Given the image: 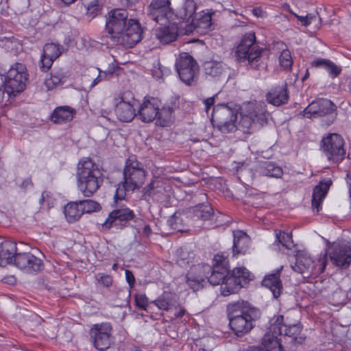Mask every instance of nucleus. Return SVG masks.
<instances>
[{"instance_id":"1","label":"nucleus","mask_w":351,"mask_h":351,"mask_svg":"<svg viewBox=\"0 0 351 351\" xmlns=\"http://www.w3.org/2000/svg\"><path fill=\"white\" fill-rule=\"evenodd\" d=\"M142 33L143 29L137 21L128 20L125 10H114L109 12L101 43L111 47L123 45L132 48L142 40Z\"/></svg>"},{"instance_id":"2","label":"nucleus","mask_w":351,"mask_h":351,"mask_svg":"<svg viewBox=\"0 0 351 351\" xmlns=\"http://www.w3.org/2000/svg\"><path fill=\"white\" fill-rule=\"evenodd\" d=\"M227 314L231 330L237 336L241 337L255 326L261 312L247 302L241 300L228 304Z\"/></svg>"},{"instance_id":"3","label":"nucleus","mask_w":351,"mask_h":351,"mask_svg":"<svg viewBox=\"0 0 351 351\" xmlns=\"http://www.w3.org/2000/svg\"><path fill=\"white\" fill-rule=\"evenodd\" d=\"M123 181L117 186L114 197L123 199L128 192L140 189L145 180V170L136 156H130L126 160L123 169Z\"/></svg>"},{"instance_id":"4","label":"nucleus","mask_w":351,"mask_h":351,"mask_svg":"<svg viewBox=\"0 0 351 351\" xmlns=\"http://www.w3.org/2000/svg\"><path fill=\"white\" fill-rule=\"evenodd\" d=\"M104 182L103 174L97 165L90 159L79 162L77 171V184L84 196L90 197L99 189Z\"/></svg>"},{"instance_id":"5","label":"nucleus","mask_w":351,"mask_h":351,"mask_svg":"<svg viewBox=\"0 0 351 351\" xmlns=\"http://www.w3.org/2000/svg\"><path fill=\"white\" fill-rule=\"evenodd\" d=\"M256 36L254 32L245 34L237 47L235 57L239 62H247V69L260 71L266 68V64L262 58L263 49L254 45Z\"/></svg>"},{"instance_id":"6","label":"nucleus","mask_w":351,"mask_h":351,"mask_svg":"<svg viewBox=\"0 0 351 351\" xmlns=\"http://www.w3.org/2000/svg\"><path fill=\"white\" fill-rule=\"evenodd\" d=\"M238 112V106L232 102L218 104L213 106L210 120L221 132H232L237 129Z\"/></svg>"},{"instance_id":"7","label":"nucleus","mask_w":351,"mask_h":351,"mask_svg":"<svg viewBox=\"0 0 351 351\" xmlns=\"http://www.w3.org/2000/svg\"><path fill=\"white\" fill-rule=\"evenodd\" d=\"M27 80V69L24 64L16 62L8 71L6 75L1 77V81L5 86L4 88L9 97L15 96L16 93L22 92L26 86Z\"/></svg>"},{"instance_id":"8","label":"nucleus","mask_w":351,"mask_h":351,"mask_svg":"<svg viewBox=\"0 0 351 351\" xmlns=\"http://www.w3.org/2000/svg\"><path fill=\"white\" fill-rule=\"evenodd\" d=\"M344 145V139L340 134L330 133L323 136L320 141V150L329 162L339 163L346 156Z\"/></svg>"},{"instance_id":"9","label":"nucleus","mask_w":351,"mask_h":351,"mask_svg":"<svg viewBox=\"0 0 351 351\" xmlns=\"http://www.w3.org/2000/svg\"><path fill=\"white\" fill-rule=\"evenodd\" d=\"M180 79L186 85L191 86L198 78L199 66L194 58L187 53L180 55L176 62Z\"/></svg>"},{"instance_id":"10","label":"nucleus","mask_w":351,"mask_h":351,"mask_svg":"<svg viewBox=\"0 0 351 351\" xmlns=\"http://www.w3.org/2000/svg\"><path fill=\"white\" fill-rule=\"evenodd\" d=\"M301 114L304 117L312 119L327 117L326 125H330L336 118L335 106L327 99H319L311 103Z\"/></svg>"},{"instance_id":"11","label":"nucleus","mask_w":351,"mask_h":351,"mask_svg":"<svg viewBox=\"0 0 351 351\" xmlns=\"http://www.w3.org/2000/svg\"><path fill=\"white\" fill-rule=\"evenodd\" d=\"M251 280H252V275L246 268H234L232 272L228 271L226 281L221 287V293L223 296L234 293Z\"/></svg>"},{"instance_id":"12","label":"nucleus","mask_w":351,"mask_h":351,"mask_svg":"<svg viewBox=\"0 0 351 351\" xmlns=\"http://www.w3.org/2000/svg\"><path fill=\"white\" fill-rule=\"evenodd\" d=\"M147 16L161 25H166L172 22V7L171 0H151L146 8Z\"/></svg>"},{"instance_id":"13","label":"nucleus","mask_w":351,"mask_h":351,"mask_svg":"<svg viewBox=\"0 0 351 351\" xmlns=\"http://www.w3.org/2000/svg\"><path fill=\"white\" fill-rule=\"evenodd\" d=\"M229 270V263L226 252L217 254L213 258L211 271L207 276L208 281L213 285H221L226 281Z\"/></svg>"},{"instance_id":"14","label":"nucleus","mask_w":351,"mask_h":351,"mask_svg":"<svg viewBox=\"0 0 351 351\" xmlns=\"http://www.w3.org/2000/svg\"><path fill=\"white\" fill-rule=\"evenodd\" d=\"M135 217L134 211L125 206L114 209L102 223L104 229L109 230L112 228L123 229L128 226L130 222Z\"/></svg>"},{"instance_id":"15","label":"nucleus","mask_w":351,"mask_h":351,"mask_svg":"<svg viewBox=\"0 0 351 351\" xmlns=\"http://www.w3.org/2000/svg\"><path fill=\"white\" fill-rule=\"evenodd\" d=\"M328 254L331 261L337 267H347L351 264V243L348 241L332 243Z\"/></svg>"},{"instance_id":"16","label":"nucleus","mask_w":351,"mask_h":351,"mask_svg":"<svg viewBox=\"0 0 351 351\" xmlns=\"http://www.w3.org/2000/svg\"><path fill=\"white\" fill-rule=\"evenodd\" d=\"M112 330L110 323L96 324L92 326L89 334L97 350L104 351L110 347Z\"/></svg>"},{"instance_id":"17","label":"nucleus","mask_w":351,"mask_h":351,"mask_svg":"<svg viewBox=\"0 0 351 351\" xmlns=\"http://www.w3.org/2000/svg\"><path fill=\"white\" fill-rule=\"evenodd\" d=\"M217 12L213 9H206L195 13L190 25L200 34H206L213 30L215 25V16Z\"/></svg>"},{"instance_id":"18","label":"nucleus","mask_w":351,"mask_h":351,"mask_svg":"<svg viewBox=\"0 0 351 351\" xmlns=\"http://www.w3.org/2000/svg\"><path fill=\"white\" fill-rule=\"evenodd\" d=\"M14 265L29 274H36L43 269V261L29 252H18Z\"/></svg>"},{"instance_id":"19","label":"nucleus","mask_w":351,"mask_h":351,"mask_svg":"<svg viewBox=\"0 0 351 351\" xmlns=\"http://www.w3.org/2000/svg\"><path fill=\"white\" fill-rule=\"evenodd\" d=\"M211 271V266L208 264H198L193 265L186 274V282L190 287L195 291L203 287L202 283L207 279Z\"/></svg>"},{"instance_id":"20","label":"nucleus","mask_w":351,"mask_h":351,"mask_svg":"<svg viewBox=\"0 0 351 351\" xmlns=\"http://www.w3.org/2000/svg\"><path fill=\"white\" fill-rule=\"evenodd\" d=\"M196 3L193 0H181L180 6L172 8L171 24L180 25L182 23H189L195 14Z\"/></svg>"},{"instance_id":"21","label":"nucleus","mask_w":351,"mask_h":351,"mask_svg":"<svg viewBox=\"0 0 351 351\" xmlns=\"http://www.w3.org/2000/svg\"><path fill=\"white\" fill-rule=\"evenodd\" d=\"M202 69L207 80L216 82L227 77L228 66L221 60L212 59L204 62Z\"/></svg>"},{"instance_id":"22","label":"nucleus","mask_w":351,"mask_h":351,"mask_svg":"<svg viewBox=\"0 0 351 351\" xmlns=\"http://www.w3.org/2000/svg\"><path fill=\"white\" fill-rule=\"evenodd\" d=\"M159 101L154 97L145 99L138 110L140 119L145 123L153 121L158 114Z\"/></svg>"},{"instance_id":"23","label":"nucleus","mask_w":351,"mask_h":351,"mask_svg":"<svg viewBox=\"0 0 351 351\" xmlns=\"http://www.w3.org/2000/svg\"><path fill=\"white\" fill-rule=\"evenodd\" d=\"M213 215V209L208 203L199 204L186 210V217L194 222L210 220Z\"/></svg>"},{"instance_id":"24","label":"nucleus","mask_w":351,"mask_h":351,"mask_svg":"<svg viewBox=\"0 0 351 351\" xmlns=\"http://www.w3.org/2000/svg\"><path fill=\"white\" fill-rule=\"evenodd\" d=\"M289 97L287 84L273 87L265 95L267 103L274 106H280L287 104Z\"/></svg>"},{"instance_id":"25","label":"nucleus","mask_w":351,"mask_h":351,"mask_svg":"<svg viewBox=\"0 0 351 351\" xmlns=\"http://www.w3.org/2000/svg\"><path fill=\"white\" fill-rule=\"evenodd\" d=\"M16 243L12 241H4L0 243V266L14 264L17 254Z\"/></svg>"},{"instance_id":"26","label":"nucleus","mask_w":351,"mask_h":351,"mask_svg":"<svg viewBox=\"0 0 351 351\" xmlns=\"http://www.w3.org/2000/svg\"><path fill=\"white\" fill-rule=\"evenodd\" d=\"M282 269V267L275 270L274 273L266 275L262 281V285L269 289L275 298L280 295L282 290V283L280 279Z\"/></svg>"},{"instance_id":"27","label":"nucleus","mask_w":351,"mask_h":351,"mask_svg":"<svg viewBox=\"0 0 351 351\" xmlns=\"http://www.w3.org/2000/svg\"><path fill=\"white\" fill-rule=\"evenodd\" d=\"M293 269L294 271L303 274L304 277H309L315 274V263L308 255L300 253L296 256V261L294 266H293Z\"/></svg>"},{"instance_id":"28","label":"nucleus","mask_w":351,"mask_h":351,"mask_svg":"<svg viewBox=\"0 0 351 351\" xmlns=\"http://www.w3.org/2000/svg\"><path fill=\"white\" fill-rule=\"evenodd\" d=\"M332 180L326 179L321 181L314 189L312 195L311 206L318 213L321 208V204L325 198L330 186L332 185Z\"/></svg>"},{"instance_id":"29","label":"nucleus","mask_w":351,"mask_h":351,"mask_svg":"<svg viewBox=\"0 0 351 351\" xmlns=\"http://www.w3.org/2000/svg\"><path fill=\"white\" fill-rule=\"evenodd\" d=\"M114 111L118 119L122 122H130L136 116L133 104L125 101L123 97H120V101L116 104Z\"/></svg>"},{"instance_id":"30","label":"nucleus","mask_w":351,"mask_h":351,"mask_svg":"<svg viewBox=\"0 0 351 351\" xmlns=\"http://www.w3.org/2000/svg\"><path fill=\"white\" fill-rule=\"evenodd\" d=\"M178 25L167 23L155 30L156 38L164 44L174 41L178 36Z\"/></svg>"},{"instance_id":"31","label":"nucleus","mask_w":351,"mask_h":351,"mask_svg":"<svg viewBox=\"0 0 351 351\" xmlns=\"http://www.w3.org/2000/svg\"><path fill=\"white\" fill-rule=\"evenodd\" d=\"M153 303L160 310L169 311L171 309H177L179 302L177 295L171 292L165 291Z\"/></svg>"},{"instance_id":"32","label":"nucleus","mask_w":351,"mask_h":351,"mask_svg":"<svg viewBox=\"0 0 351 351\" xmlns=\"http://www.w3.org/2000/svg\"><path fill=\"white\" fill-rule=\"evenodd\" d=\"M75 113V110L70 106H59L53 110L50 119L54 123L62 124L71 121Z\"/></svg>"},{"instance_id":"33","label":"nucleus","mask_w":351,"mask_h":351,"mask_svg":"<svg viewBox=\"0 0 351 351\" xmlns=\"http://www.w3.org/2000/svg\"><path fill=\"white\" fill-rule=\"evenodd\" d=\"M248 113L253 118L255 123L260 125L267 123L269 115L267 110V105L263 101L256 103Z\"/></svg>"},{"instance_id":"34","label":"nucleus","mask_w":351,"mask_h":351,"mask_svg":"<svg viewBox=\"0 0 351 351\" xmlns=\"http://www.w3.org/2000/svg\"><path fill=\"white\" fill-rule=\"evenodd\" d=\"M190 218L186 217V211L185 213L176 212L167 221L168 225L173 229L179 232H186L187 230V223Z\"/></svg>"},{"instance_id":"35","label":"nucleus","mask_w":351,"mask_h":351,"mask_svg":"<svg viewBox=\"0 0 351 351\" xmlns=\"http://www.w3.org/2000/svg\"><path fill=\"white\" fill-rule=\"evenodd\" d=\"M258 171L262 176L276 178H280L283 174L282 168L271 161L261 162L259 164Z\"/></svg>"},{"instance_id":"36","label":"nucleus","mask_w":351,"mask_h":351,"mask_svg":"<svg viewBox=\"0 0 351 351\" xmlns=\"http://www.w3.org/2000/svg\"><path fill=\"white\" fill-rule=\"evenodd\" d=\"M262 351H282V346L277 335L267 332L262 339L261 347L258 348Z\"/></svg>"},{"instance_id":"37","label":"nucleus","mask_w":351,"mask_h":351,"mask_svg":"<svg viewBox=\"0 0 351 351\" xmlns=\"http://www.w3.org/2000/svg\"><path fill=\"white\" fill-rule=\"evenodd\" d=\"M314 67H320L325 69L332 78L337 77L341 72V67L336 65L333 62L326 59H317L312 62Z\"/></svg>"},{"instance_id":"38","label":"nucleus","mask_w":351,"mask_h":351,"mask_svg":"<svg viewBox=\"0 0 351 351\" xmlns=\"http://www.w3.org/2000/svg\"><path fill=\"white\" fill-rule=\"evenodd\" d=\"M68 75L62 69L53 70L51 77L45 81V85L49 90H51L58 86L62 85L67 80Z\"/></svg>"},{"instance_id":"39","label":"nucleus","mask_w":351,"mask_h":351,"mask_svg":"<svg viewBox=\"0 0 351 351\" xmlns=\"http://www.w3.org/2000/svg\"><path fill=\"white\" fill-rule=\"evenodd\" d=\"M64 215L68 222L73 223L80 219L82 211L78 202H71L64 206Z\"/></svg>"},{"instance_id":"40","label":"nucleus","mask_w":351,"mask_h":351,"mask_svg":"<svg viewBox=\"0 0 351 351\" xmlns=\"http://www.w3.org/2000/svg\"><path fill=\"white\" fill-rule=\"evenodd\" d=\"M194 258L193 252L180 247L176 251V263L181 267H186L191 263H193Z\"/></svg>"},{"instance_id":"41","label":"nucleus","mask_w":351,"mask_h":351,"mask_svg":"<svg viewBox=\"0 0 351 351\" xmlns=\"http://www.w3.org/2000/svg\"><path fill=\"white\" fill-rule=\"evenodd\" d=\"M287 322H285L284 316L278 315L274 316L270 320V325L268 328V332L274 335H282L283 330Z\"/></svg>"},{"instance_id":"42","label":"nucleus","mask_w":351,"mask_h":351,"mask_svg":"<svg viewBox=\"0 0 351 351\" xmlns=\"http://www.w3.org/2000/svg\"><path fill=\"white\" fill-rule=\"evenodd\" d=\"M247 235L239 231L234 234V241L232 246L233 254L236 255L244 251L245 244L247 241Z\"/></svg>"},{"instance_id":"43","label":"nucleus","mask_w":351,"mask_h":351,"mask_svg":"<svg viewBox=\"0 0 351 351\" xmlns=\"http://www.w3.org/2000/svg\"><path fill=\"white\" fill-rule=\"evenodd\" d=\"M278 244H281L287 249H291L293 247L292 235L289 233L276 230V241Z\"/></svg>"},{"instance_id":"44","label":"nucleus","mask_w":351,"mask_h":351,"mask_svg":"<svg viewBox=\"0 0 351 351\" xmlns=\"http://www.w3.org/2000/svg\"><path fill=\"white\" fill-rule=\"evenodd\" d=\"M62 47L58 44L47 43L43 47V53L53 60L58 58L62 53Z\"/></svg>"},{"instance_id":"45","label":"nucleus","mask_w":351,"mask_h":351,"mask_svg":"<svg viewBox=\"0 0 351 351\" xmlns=\"http://www.w3.org/2000/svg\"><path fill=\"white\" fill-rule=\"evenodd\" d=\"M171 113L172 110L169 108H162L160 110L159 109L157 115L158 124L162 127L168 126L171 121Z\"/></svg>"},{"instance_id":"46","label":"nucleus","mask_w":351,"mask_h":351,"mask_svg":"<svg viewBox=\"0 0 351 351\" xmlns=\"http://www.w3.org/2000/svg\"><path fill=\"white\" fill-rule=\"evenodd\" d=\"M82 215L85 213H89L99 210L101 208L100 204L92 199H85L78 201Z\"/></svg>"},{"instance_id":"47","label":"nucleus","mask_w":351,"mask_h":351,"mask_svg":"<svg viewBox=\"0 0 351 351\" xmlns=\"http://www.w3.org/2000/svg\"><path fill=\"white\" fill-rule=\"evenodd\" d=\"M279 62L280 66L285 70H289L293 64V60L291 56V52L289 50H283L280 55Z\"/></svg>"},{"instance_id":"48","label":"nucleus","mask_w":351,"mask_h":351,"mask_svg":"<svg viewBox=\"0 0 351 351\" xmlns=\"http://www.w3.org/2000/svg\"><path fill=\"white\" fill-rule=\"evenodd\" d=\"M253 124L256 123L249 113L241 114V119L239 122V127L243 130V132H248V130Z\"/></svg>"},{"instance_id":"49","label":"nucleus","mask_w":351,"mask_h":351,"mask_svg":"<svg viewBox=\"0 0 351 351\" xmlns=\"http://www.w3.org/2000/svg\"><path fill=\"white\" fill-rule=\"evenodd\" d=\"M302 327L300 324H287V323L285 326L282 335L295 337L300 333Z\"/></svg>"},{"instance_id":"50","label":"nucleus","mask_w":351,"mask_h":351,"mask_svg":"<svg viewBox=\"0 0 351 351\" xmlns=\"http://www.w3.org/2000/svg\"><path fill=\"white\" fill-rule=\"evenodd\" d=\"M114 72V69H108V71H101L99 69V75L98 76L94 79V80L92 82L91 86H95L97 85L99 82L101 81L105 80V79H109L110 78L113 73Z\"/></svg>"},{"instance_id":"51","label":"nucleus","mask_w":351,"mask_h":351,"mask_svg":"<svg viewBox=\"0 0 351 351\" xmlns=\"http://www.w3.org/2000/svg\"><path fill=\"white\" fill-rule=\"evenodd\" d=\"M88 13L96 15L98 11L97 0H81Z\"/></svg>"},{"instance_id":"52","label":"nucleus","mask_w":351,"mask_h":351,"mask_svg":"<svg viewBox=\"0 0 351 351\" xmlns=\"http://www.w3.org/2000/svg\"><path fill=\"white\" fill-rule=\"evenodd\" d=\"M165 187L162 186V184L160 182H157L156 188L154 191V193L153 195H151L150 197L155 199L157 202H162L165 199Z\"/></svg>"},{"instance_id":"53","label":"nucleus","mask_w":351,"mask_h":351,"mask_svg":"<svg viewBox=\"0 0 351 351\" xmlns=\"http://www.w3.org/2000/svg\"><path fill=\"white\" fill-rule=\"evenodd\" d=\"M54 60L53 58L46 56L43 53L40 61V70L43 72H47L51 68Z\"/></svg>"},{"instance_id":"54","label":"nucleus","mask_w":351,"mask_h":351,"mask_svg":"<svg viewBox=\"0 0 351 351\" xmlns=\"http://www.w3.org/2000/svg\"><path fill=\"white\" fill-rule=\"evenodd\" d=\"M298 20L301 22L302 25L304 26H308L313 22H315L317 20V17L315 15L312 14H308L306 16H299L293 12H291Z\"/></svg>"},{"instance_id":"55","label":"nucleus","mask_w":351,"mask_h":351,"mask_svg":"<svg viewBox=\"0 0 351 351\" xmlns=\"http://www.w3.org/2000/svg\"><path fill=\"white\" fill-rule=\"evenodd\" d=\"M135 303L138 308L145 310L148 304L147 298L145 294H136L135 295Z\"/></svg>"},{"instance_id":"56","label":"nucleus","mask_w":351,"mask_h":351,"mask_svg":"<svg viewBox=\"0 0 351 351\" xmlns=\"http://www.w3.org/2000/svg\"><path fill=\"white\" fill-rule=\"evenodd\" d=\"M97 278L99 282L106 287H109L112 284V278L110 275L98 274Z\"/></svg>"},{"instance_id":"57","label":"nucleus","mask_w":351,"mask_h":351,"mask_svg":"<svg viewBox=\"0 0 351 351\" xmlns=\"http://www.w3.org/2000/svg\"><path fill=\"white\" fill-rule=\"evenodd\" d=\"M158 182V181H152L144 188L145 195L148 196L149 197H150L151 195H153Z\"/></svg>"},{"instance_id":"58","label":"nucleus","mask_w":351,"mask_h":351,"mask_svg":"<svg viewBox=\"0 0 351 351\" xmlns=\"http://www.w3.org/2000/svg\"><path fill=\"white\" fill-rule=\"evenodd\" d=\"M218 94L215 95L213 97H208L203 101L204 104L206 107V111L208 112V110L211 106L214 105L215 98L217 97Z\"/></svg>"},{"instance_id":"59","label":"nucleus","mask_w":351,"mask_h":351,"mask_svg":"<svg viewBox=\"0 0 351 351\" xmlns=\"http://www.w3.org/2000/svg\"><path fill=\"white\" fill-rule=\"evenodd\" d=\"M125 278L130 287H133L135 282V278L131 271L128 269L125 270Z\"/></svg>"},{"instance_id":"60","label":"nucleus","mask_w":351,"mask_h":351,"mask_svg":"<svg viewBox=\"0 0 351 351\" xmlns=\"http://www.w3.org/2000/svg\"><path fill=\"white\" fill-rule=\"evenodd\" d=\"M19 186L23 190L31 188L32 186V182L31 178H27L23 180L22 182L19 184Z\"/></svg>"},{"instance_id":"61","label":"nucleus","mask_w":351,"mask_h":351,"mask_svg":"<svg viewBox=\"0 0 351 351\" xmlns=\"http://www.w3.org/2000/svg\"><path fill=\"white\" fill-rule=\"evenodd\" d=\"M179 311L174 313L176 318H182L186 313V310L179 304Z\"/></svg>"},{"instance_id":"62","label":"nucleus","mask_w":351,"mask_h":351,"mask_svg":"<svg viewBox=\"0 0 351 351\" xmlns=\"http://www.w3.org/2000/svg\"><path fill=\"white\" fill-rule=\"evenodd\" d=\"M160 72L162 73L161 75H160L158 73V71L156 70H154V75L157 77V78H160L162 77V75H168L169 73V70L168 69H165L164 71H162L160 70Z\"/></svg>"},{"instance_id":"63","label":"nucleus","mask_w":351,"mask_h":351,"mask_svg":"<svg viewBox=\"0 0 351 351\" xmlns=\"http://www.w3.org/2000/svg\"><path fill=\"white\" fill-rule=\"evenodd\" d=\"M152 233V230L149 226L147 225L143 228V234L148 237Z\"/></svg>"},{"instance_id":"64","label":"nucleus","mask_w":351,"mask_h":351,"mask_svg":"<svg viewBox=\"0 0 351 351\" xmlns=\"http://www.w3.org/2000/svg\"><path fill=\"white\" fill-rule=\"evenodd\" d=\"M4 87L5 86L1 82V84H0V103L3 101L4 93L6 92Z\"/></svg>"}]
</instances>
